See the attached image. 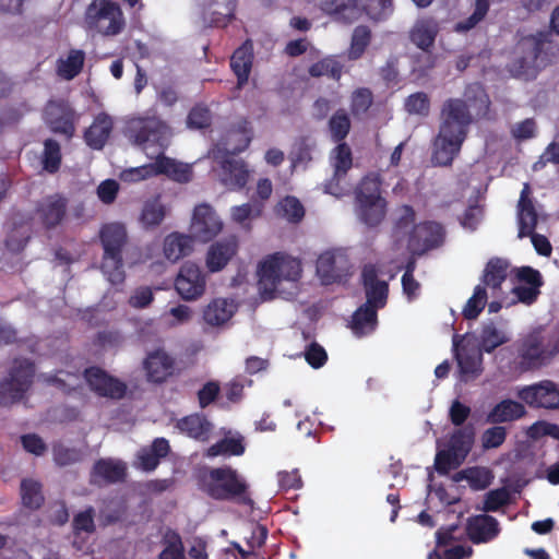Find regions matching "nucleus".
<instances>
[{"label":"nucleus","instance_id":"8","mask_svg":"<svg viewBox=\"0 0 559 559\" xmlns=\"http://www.w3.org/2000/svg\"><path fill=\"white\" fill-rule=\"evenodd\" d=\"M84 21L90 29L107 37L119 35L126 27L123 12L112 0H93L85 10Z\"/></svg>","mask_w":559,"mask_h":559},{"label":"nucleus","instance_id":"2","mask_svg":"<svg viewBox=\"0 0 559 559\" xmlns=\"http://www.w3.org/2000/svg\"><path fill=\"white\" fill-rule=\"evenodd\" d=\"M126 136L136 146L141 147L148 157L157 153L154 162L155 176L166 175L168 178L186 183L192 178V169L188 164L167 157L164 152L169 144L171 131L169 126L156 115H144L130 118L127 121Z\"/></svg>","mask_w":559,"mask_h":559},{"label":"nucleus","instance_id":"34","mask_svg":"<svg viewBox=\"0 0 559 559\" xmlns=\"http://www.w3.org/2000/svg\"><path fill=\"white\" fill-rule=\"evenodd\" d=\"M237 0H211L207 7L209 22L214 27H225L235 19Z\"/></svg>","mask_w":559,"mask_h":559},{"label":"nucleus","instance_id":"17","mask_svg":"<svg viewBox=\"0 0 559 559\" xmlns=\"http://www.w3.org/2000/svg\"><path fill=\"white\" fill-rule=\"evenodd\" d=\"M461 336L454 334L453 348L460 371L464 376H478L483 371V349L462 336L463 344L460 345Z\"/></svg>","mask_w":559,"mask_h":559},{"label":"nucleus","instance_id":"48","mask_svg":"<svg viewBox=\"0 0 559 559\" xmlns=\"http://www.w3.org/2000/svg\"><path fill=\"white\" fill-rule=\"evenodd\" d=\"M166 216L165 206L157 200H150L144 203L141 213V223L146 228H155L164 221Z\"/></svg>","mask_w":559,"mask_h":559},{"label":"nucleus","instance_id":"41","mask_svg":"<svg viewBox=\"0 0 559 559\" xmlns=\"http://www.w3.org/2000/svg\"><path fill=\"white\" fill-rule=\"evenodd\" d=\"M308 73L311 78L328 76L338 81L342 78L343 64L334 57H325L312 63L308 69Z\"/></svg>","mask_w":559,"mask_h":559},{"label":"nucleus","instance_id":"6","mask_svg":"<svg viewBox=\"0 0 559 559\" xmlns=\"http://www.w3.org/2000/svg\"><path fill=\"white\" fill-rule=\"evenodd\" d=\"M104 249L100 270L112 285L122 284L126 280L122 251L127 243V230L122 224L109 223L99 233Z\"/></svg>","mask_w":559,"mask_h":559},{"label":"nucleus","instance_id":"11","mask_svg":"<svg viewBox=\"0 0 559 559\" xmlns=\"http://www.w3.org/2000/svg\"><path fill=\"white\" fill-rule=\"evenodd\" d=\"M78 115L72 106L63 100H50L44 109V121L48 129L71 140L76 130Z\"/></svg>","mask_w":559,"mask_h":559},{"label":"nucleus","instance_id":"5","mask_svg":"<svg viewBox=\"0 0 559 559\" xmlns=\"http://www.w3.org/2000/svg\"><path fill=\"white\" fill-rule=\"evenodd\" d=\"M202 490L216 501L246 507H252L254 503L248 483L230 466L211 468L202 478Z\"/></svg>","mask_w":559,"mask_h":559},{"label":"nucleus","instance_id":"51","mask_svg":"<svg viewBox=\"0 0 559 559\" xmlns=\"http://www.w3.org/2000/svg\"><path fill=\"white\" fill-rule=\"evenodd\" d=\"M331 138L336 143H342L350 130V119L344 109L336 110L329 120Z\"/></svg>","mask_w":559,"mask_h":559},{"label":"nucleus","instance_id":"20","mask_svg":"<svg viewBox=\"0 0 559 559\" xmlns=\"http://www.w3.org/2000/svg\"><path fill=\"white\" fill-rule=\"evenodd\" d=\"M465 531L469 540L479 545L493 540L500 533V526L496 518L478 514L467 519Z\"/></svg>","mask_w":559,"mask_h":559},{"label":"nucleus","instance_id":"10","mask_svg":"<svg viewBox=\"0 0 559 559\" xmlns=\"http://www.w3.org/2000/svg\"><path fill=\"white\" fill-rule=\"evenodd\" d=\"M544 47V40L536 37L525 38L519 44L521 55L515 57L509 64L508 71L512 78L531 81L538 74L536 61Z\"/></svg>","mask_w":559,"mask_h":559},{"label":"nucleus","instance_id":"9","mask_svg":"<svg viewBox=\"0 0 559 559\" xmlns=\"http://www.w3.org/2000/svg\"><path fill=\"white\" fill-rule=\"evenodd\" d=\"M35 376V364L27 358H15L9 377L0 381V406L19 403L29 390Z\"/></svg>","mask_w":559,"mask_h":559},{"label":"nucleus","instance_id":"21","mask_svg":"<svg viewBox=\"0 0 559 559\" xmlns=\"http://www.w3.org/2000/svg\"><path fill=\"white\" fill-rule=\"evenodd\" d=\"M238 251L235 236L213 242L206 253L205 265L212 273L222 271Z\"/></svg>","mask_w":559,"mask_h":559},{"label":"nucleus","instance_id":"22","mask_svg":"<svg viewBox=\"0 0 559 559\" xmlns=\"http://www.w3.org/2000/svg\"><path fill=\"white\" fill-rule=\"evenodd\" d=\"M176 428L191 439L205 442L211 438L214 425L204 414L193 413L178 419Z\"/></svg>","mask_w":559,"mask_h":559},{"label":"nucleus","instance_id":"39","mask_svg":"<svg viewBox=\"0 0 559 559\" xmlns=\"http://www.w3.org/2000/svg\"><path fill=\"white\" fill-rule=\"evenodd\" d=\"M474 436L473 427L460 428L450 437L448 448L457 454L459 460L464 461L472 450Z\"/></svg>","mask_w":559,"mask_h":559},{"label":"nucleus","instance_id":"63","mask_svg":"<svg viewBox=\"0 0 559 559\" xmlns=\"http://www.w3.org/2000/svg\"><path fill=\"white\" fill-rule=\"evenodd\" d=\"M507 438V429L502 426H493L486 429L481 435V445L484 449H496L503 444Z\"/></svg>","mask_w":559,"mask_h":559},{"label":"nucleus","instance_id":"49","mask_svg":"<svg viewBox=\"0 0 559 559\" xmlns=\"http://www.w3.org/2000/svg\"><path fill=\"white\" fill-rule=\"evenodd\" d=\"M357 17L364 11L373 20H382L392 10V0H355Z\"/></svg>","mask_w":559,"mask_h":559},{"label":"nucleus","instance_id":"28","mask_svg":"<svg viewBox=\"0 0 559 559\" xmlns=\"http://www.w3.org/2000/svg\"><path fill=\"white\" fill-rule=\"evenodd\" d=\"M127 468L121 462L99 459L95 462L91 473V484L100 485V480L106 484H115L126 478Z\"/></svg>","mask_w":559,"mask_h":559},{"label":"nucleus","instance_id":"24","mask_svg":"<svg viewBox=\"0 0 559 559\" xmlns=\"http://www.w3.org/2000/svg\"><path fill=\"white\" fill-rule=\"evenodd\" d=\"M253 44L247 39L230 57V69L237 78V88H242L249 80L253 64Z\"/></svg>","mask_w":559,"mask_h":559},{"label":"nucleus","instance_id":"64","mask_svg":"<svg viewBox=\"0 0 559 559\" xmlns=\"http://www.w3.org/2000/svg\"><path fill=\"white\" fill-rule=\"evenodd\" d=\"M314 144L310 143L307 138L298 139L292 150V159L294 164H307L311 162V152Z\"/></svg>","mask_w":559,"mask_h":559},{"label":"nucleus","instance_id":"43","mask_svg":"<svg viewBox=\"0 0 559 559\" xmlns=\"http://www.w3.org/2000/svg\"><path fill=\"white\" fill-rule=\"evenodd\" d=\"M21 497L23 506L31 510L39 509L45 500L40 483L34 479H23L21 481Z\"/></svg>","mask_w":559,"mask_h":559},{"label":"nucleus","instance_id":"44","mask_svg":"<svg viewBox=\"0 0 559 559\" xmlns=\"http://www.w3.org/2000/svg\"><path fill=\"white\" fill-rule=\"evenodd\" d=\"M61 146L55 139H46L44 141V150L41 154L43 168L49 174H55L61 166Z\"/></svg>","mask_w":559,"mask_h":559},{"label":"nucleus","instance_id":"7","mask_svg":"<svg viewBox=\"0 0 559 559\" xmlns=\"http://www.w3.org/2000/svg\"><path fill=\"white\" fill-rule=\"evenodd\" d=\"M301 272L300 260L275 252L259 264V289L263 296L273 298L283 281L297 282L301 277Z\"/></svg>","mask_w":559,"mask_h":559},{"label":"nucleus","instance_id":"62","mask_svg":"<svg viewBox=\"0 0 559 559\" xmlns=\"http://www.w3.org/2000/svg\"><path fill=\"white\" fill-rule=\"evenodd\" d=\"M509 492L506 488H498L485 495L483 511L496 512L509 502Z\"/></svg>","mask_w":559,"mask_h":559},{"label":"nucleus","instance_id":"19","mask_svg":"<svg viewBox=\"0 0 559 559\" xmlns=\"http://www.w3.org/2000/svg\"><path fill=\"white\" fill-rule=\"evenodd\" d=\"M519 397L533 407L555 408L559 405V392L551 381L525 386L520 390Z\"/></svg>","mask_w":559,"mask_h":559},{"label":"nucleus","instance_id":"16","mask_svg":"<svg viewBox=\"0 0 559 559\" xmlns=\"http://www.w3.org/2000/svg\"><path fill=\"white\" fill-rule=\"evenodd\" d=\"M68 213V199L60 193L47 195L37 202L35 216L45 230L60 226Z\"/></svg>","mask_w":559,"mask_h":559},{"label":"nucleus","instance_id":"56","mask_svg":"<svg viewBox=\"0 0 559 559\" xmlns=\"http://www.w3.org/2000/svg\"><path fill=\"white\" fill-rule=\"evenodd\" d=\"M53 461L58 466H68L74 464L82 459V453L79 449L69 448L63 443H55L52 445Z\"/></svg>","mask_w":559,"mask_h":559},{"label":"nucleus","instance_id":"61","mask_svg":"<svg viewBox=\"0 0 559 559\" xmlns=\"http://www.w3.org/2000/svg\"><path fill=\"white\" fill-rule=\"evenodd\" d=\"M95 510L93 507H88L84 511L79 512L74 515L72 521L73 533L79 535L82 532L85 533H94L95 532V523H94Z\"/></svg>","mask_w":559,"mask_h":559},{"label":"nucleus","instance_id":"4","mask_svg":"<svg viewBox=\"0 0 559 559\" xmlns=\"http://www.w3.org/2000/svg\"><path fill=\"white\" fill-rule=\"evenodd\" d=\"M253 139V128L247 118H240L227 130V144L236 140L230 151H226L219 159L222 168V183L229 190H242L249 181L250 170L248 164L233 155L246 151Z\"/></svg>","mask_w":559,"mask_h":559},{"label":"nucleus","instance_id":"38","mask_svg":"<svg viewBox=\"0 0 559 559\" xmlns=\"http://www.w3.org/2000/svg\"><path fill=\"white\" fill-rule=\"evenodd\" d=\"M385 200L356 202V212L361 222L373 227L379 225L385 215Z\"/></svg>","mask_w":559,"mask_h":559},{"label":"nucleus","instance_id":"1","mask_svg":"<svg viewBox=\"0 0 559 559\" xmlns=\"http://www.w3.org/2000/svg\"><path fill=\"white\" fill-rule=\"evenodd\" d=\"M463 96L448 98L441 106L439 131L433 141L431 157L437 166H451L460 154L474 122L471 109L475 110L477 118H485L489 112L491 102L481 83L467 84Z\"/></svg>","mask_w":559,"mask_h":559},{"label":"nucleus","instance_id":"12","mask_svg":"<svg viewBox=\"0 0 559 559\" xmlns=\"http://www.w3.org/2000/svg\"><path fill=\"white\" fill-rule=\"evenodd\" d=\"M443 241V226L437 222L427 221L414 225L408 238V249L413 255H423L440 247Z\"/></svg>","mask_w":559,"mask_h":559},{"label":"nucleus","instance_id":"50","mask_svg":"<svg viewBox=\"0 0 559 559\" xmlns=\"http://www.w3.org/2000/svg\"><path fill=\"white\" fill-rule=\"evenodd\" d=\"M245 452L242 438H224L207 449V456L215 457L223 454L239 456Z\"/></svg>","mask_w":559,"mask_h":559},{"label":"nucleus","instance_id":"33","mask_svg":"<svg viewBox=\"0 0 559 559\" xmlns=\"http://www.w3.org/2000/svg\"><path fill=\"white\" fill-rule=\"evenodd\" d=\"M235 313V305L225 298L213 299L203 310V320L211 326L225 324Z\"/></svg>","mask_w":559,"mask_h":559},{"label":"nucleus","instance_id":"25","mask_svg":"<svg viewBox=\"0 0 559 559\" xmlns=\"http://www.w3.org/2000/svg\"><path fill=\"white\" fill-rule=\"evenodd\" d=\"M143 366L148 381L162 383L173 374L175 361L166 352L157 349L147 355Z\"/></svg>","mask_w":559,"mask_h":559},{"label":"nucleus","instance_id":"57","mask_svg":"<svg viewBox=\"0 0 559 559\" xmlns=\"http://www.w3.org/2000/svg\"><path fill=\"white\" fill-rule=\"evenodd\" d=\"M280 210L283 216L292 223H299L305 216L304 205L296 197H285L280 202Z\"/></svg>","mask_w":559,"mask_h":559},{"label":"nucleus","instance_id":"31","mask_svg":"<svg viewBox=\"0 0 559 559\" xmlns=\"http://www.w3.org/2000/svg\"><path fill=\"white\" fill-rule=\"evenodd\" d=\"M526 409L520 402L506 399L497 403L487 415V421L490 424H501L518 420L524 417Z\"/></svg>","mask_w":559,"mask_h":559},{"label":"nucleus","instance_id":"54","mask_svg":"<svg viewBox=\"0 0 559 559\" xmlns=\"http://www.w3.org/2000/svg\"><path fill=\"white\" fill-rule=\"evenodd\" d=\"M333 166L336 175H346L353 165L352 150L347 143H338L333 150Z\"/></svg>","mask_w":559,"mask_h":559},{"label":"nucleus","instance_id":"59","mask_svg":"<svg viewBox=\"0 0 559 559\" xmlns=\"http://www.w3.org/2000/svg\"><path fill=\"white\" fill-rule=\"evenodd\" d=\"M211 110L203 105H195L188 114L187 123L192 129H205L211 126Z\"/></svg>","mask_w":559,"mask_h":559},{"label":"nucleus","instance_id":"23","mask_svg":"<svg viewBox=\"0 0 559 559\" xmlns=\"http://www.w3.org/2000/svg\"><path fill=\"white\" fill-rule=\"evenodd\" d=\"M510 264L506 259L491 258L487 263L481 276V285L489 288L491 297L503 295L502 284L506 282Z\"/></svg>","mask_w":559,"mask_h":559},{"label":"nucleus","instance_id":"40","mask_svg":"<svg viewBox=\"0 0 559 559\" xmlns=\"http://www.w3.org/2000/svg\"><path fill=\"white\" fill-rule=\"evenodd\" d=\"M357 3L355 0H321V9L326 14L337 15L345 22L357 19Z\"/></svg>","mask_w":559,"mask_h":559},{"label":"nucleus","instance_id":"27","mask_svg":"<svg viewBox=\"0 0 559 559\" xmlns=\"http://www.w3.org/2000/svg\"><path fill=\"white\" fill-rule=\"evenodd\" d=\"M114 129V121L106 112L98 114L92 124L84 131V140L93 150H102Z\"/></svg>","mask_w":559,"mask_h":559},{"label":"nucleus","instance_id":"13","mask_svg":"<svg viewBox=\"0 0 559 559\" xmlns=\"http://www.w3.org/2000/svg\"><path fill=\"white\" fill-rule=\"evenodd\" d=\"M83 376L91 391L100 397L120 400L127 393V384L100 367H88Z\"/></svg>","mask_w":559,"mask_h":559},{"label":"nucleus","instance_id":"14","mask_svg":"<svg viewBox=\"0 0 559 559\" xmlns=\"http://www.w3.org/2000/svg\"><path fill=\"white\" fill-rule=\"evenodd\" d=\"M205 287L206 276L201 267L192 262L183 263L175 280L179 296L188 301L197 300L204 294Z\"/></svg>","mask_w":559,"mask_h":559},{"label":"nucleus","instance_id":"36","mask_svg":"<svg viewBox=\"0 0 559 559\" xmlns=\"http://www.w3.org/2000/svg\"><path fill=\"white\" fill-rule=\"evenodd\" d=\"M85 52L81 49H70L66 59H58L57 74L63 80L71 81L83 70Z\"/></svg>","mask_w":559,"mask_h":559},{"label":"nucleus","instance_id":"55","mask_svg":"<svg viewBox=\"0 0 559 559\" xmlns=\"http://www.w3.org/2000/svg\"><path fill=\"white\" fill-rule=\"evenodd\" d=\"M405 109L411 115L426 117L430 112V99L425 92L411 94L404 103Z\"/></svg>","mask_w":559,"mask_h":559},{"label":"nucleus","instance_id":"35","mask_svg":"<svg viewBox=\"0 0 559 559\" xmlns=\"http://www.w3.org/2000/svg\"><path fill=\"white\" fill-rule=\"evenodd\" d=\"M377 323L378 310L361 305L352 316L350 329L356 336H364L374 331Z\"/></svg>","mask_w":559,"mask_h":559},{"label":"nucleus","instance_id":"30","mask_svg":"<svg viewBox=\"0 0 559 559\" xmlns=\"http://www.w3.org/2000/svg\"><path fill=\"white\" fill-rule=\"evenodd\" d=\"M194 237L174 231L164 240V255L171 262L189 255L193 251Z\"/></svg>","mask_w":559,"mask_h":559},{"label":"nucleus","instance_id":"32","mask_svg":"<svg viewBox=\"0 0 559 559\" xmlns=\"http://www.w3.org/2000/svg\"><path fill=\"white\" fill-rule=\"evenodd\" d=\"M170 445L167 439L156 438L148 448H143L138 459L140 466L145 472H152L159 465L160 459L168 455Z\"/></svg>","mask_w":559,"mask_h":559},{"label":"nucleus","instance_id":"29","mask_svg":"<svg viewBox=\"0 0 559 559\" xmlns=\"http://www.w3.org/2000/svg\"><path fill=\"white\" fill-rule=\"evenodd\" d=\"M530 187L527 183L524 185L521 191L518 209H519V237H527L535 230L537 226V212L533 204L532 199L528 197Z\"/></svg>","mask_w":559,"mask_h":559},{"label":"nucleus","instance_id":"46","mask_svg":"<svg viewBox=\"0 0 559 559\" xmlns=\"http://www.w3.org/2000/svg\"><path fill=\"white\" fill-rule=\"evenodd\" d=\"M371 41V31L366 25H358L354 28L350 46L348 49V58L357 60L365 53Z\"/></svg>","mask_w":559,"mask_h":559},{"label":"nucleus","instance_id":"45","mask_svg":"<svg viewBox=\"0 0 559 559\" xmlns=\"http://www.w3.org/2000/svg\"><path fill=\"white\" fill-rule=\"evenodd\" d=\"M163 544L164 549L158 559H185V547L179 533L168 528L163 537Z\"/></svg>","mask_w":559,"mask_h":559},{"label":"nucleus","instance_id":"42","mask_svg":"<svg viewBox=\"0 0 559 559\" xmlns=\"http://www.w3.org/2000/svg\"><path fill=\"white\" fill-rule=\"evenodd\" d=\"M384 200L381 197V180L378 176H365L355 190V201Z\"/></svg>","mask_w":559,"mask_h":559},{"label":"nucleus","instance_id":"60","mask_svg":"<svg viewBox=\"0 0 559 559\" xmlns=\"http://www.w3.org/2000/svg\"><path fill=\"white\" fill-rule=\"evenodd\" d=\"M373 102L372 92L367 87L357 88L352 95L350 109L353 115L366 114Z\"/></svg>","mask_w":559,"mask_h":559},{"label":"nucleus","instance_id":"37","mask_svg":"<svg viewBox=\"0 0 559 559\" xmlns=\"http://www.w3.org/2000/svg\"><path fill=\"white\" fill-rule=\"evenodd\" d=\"M510 336L508 333L499 329L495 322L484 323L479 334L478 346L487 354H491L499 346L508 343Z\"/></svg>","mask_w":559,"mask_h":559},{"label":"nucleus","instance_id":"47","mask_svg":"<svg viewBox=\"0 0 559 559\" xmlns=\"http://www.w3.org/2000/svg\"><path fill=\"white\" fill-rule=\"evenodd\" d=\"M487 299H488V295H487V290H486L485 286L477 285L474 288L473 295L468 298V300L466 301V304L463 308L462 316L464 317V319H466V320L477 319L478 316L481 313V311L485 309V307L487 305Z\"/></svg>","mask_w":559,"mask_h":559},{"label":"nucleus","instance_id":"18","mask_svg":"<svg viewBox=\"0 0 559 559\" xmlns=\"http://www.w3.org/2000/svg\"><path fill=\"white\" fill-rule=\"evenodd\" d=\"M348 269L347 259L340 252L325 251L317 260V274L322 284L341 282Z\"/></svg>","mask_w":559,"mask_h":559},{"label":"nucleus","instance_id":"15","mask_svg":"<svg viewBox=\"0 0 559 559\" xmlns=\"http://www.w3.org/2000/svg\"><path fill=\"white\" fill-rule=\"evenodd\" d=\"M222 228L223 222L210 204L202 203L194 207L190 233L195 240L201 242L211 241L219 234Z\"/></svg>","mask_w":559,"mask_h":559},{"label":"nucleus","instance_id":"58","mask_svg":"<svg viewBox=\"0 0 559 559\" xmlns=\"http://www.w3.org/2000/svg\"><path fill=\"white\" fill-rule=\"evenodd\" d=\"M464 461L457 459V454L449 448L437 452L435 468L440 475H447L451 469L457 468Z\"/></svg>","mask_w":559,"mask_h":559},{"label":"nucleus","instance_id":"3","mask_svg":"<svg viewBox=\"0 0 559 559\" xmlns=\"http://www.w3.org/2000/svg\"><path fill=\"white\" fill-rule=\"evenodd\" d=\"M512 367L519 373L549 366L559 356V326L539 325L518 338L513 345Z\"/></svg>","mask_w":559,"mask_h":559},{"label":"nucleus","instance_id":"26","mask_svg":"<svg viewBox=\"0 0 559 559\" xmlns=\"http://www.w3.org/2000/svg\"><path fill=\"white\" fill-rule=\"evenodd\" d=\"M439 33V23L431 16L418 19L409 31L411 41L425 52H430Z\"/></svg>","mask_w":559,"mask_h":559},{"label":"nucleus","instance_id":"53","mask_svg":"<svg viewBox=\"0 0 559 559\" xmlns=\"http://www.w3.org/2000/svg\"><path fill=\"white\" fill-rule=\"evenodd\" d=\"M365 293L366 302L364 305L379 310L386 305L389 285L386 282H381V284L365 287Z\"/></svg>","mask_w":559,"mask_h":559},{"label":"nucleus","instance_id":"52","mask_svg":"<svg viewBox=\"0 0 559 559\" xmlns=\"http://www.w3.org/2000/svg\"><path fill=\"white\" fill-rule=\"evenodd\" d=\"M489 11V0H475L474 12L465 20L459 21L454 25V31L457 33H466L473 29L479 22H481Z\"/></svg>","mask_w":559,"mask_h":559}]
</instances>
